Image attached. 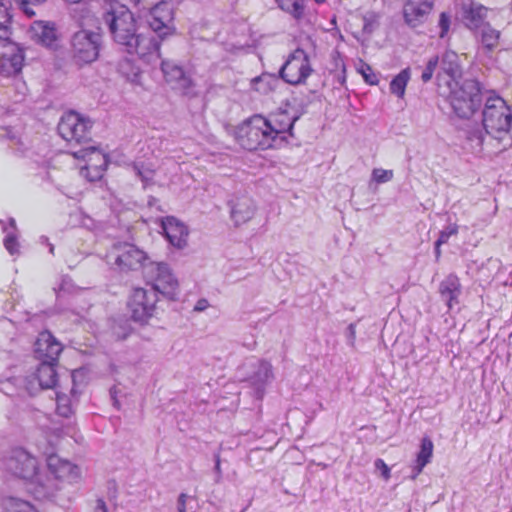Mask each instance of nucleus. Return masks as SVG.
<instances>
[{
    "label": "nucleus",
    "mask_w": 512,
    "mask_h": 512,
    "mask_svg": "<svg viewBox=\"0 0 512 512\" xmlns=\"http://www.w3.org/2000/svg\"><path fill=\"white\" fill-rule=\"evenodd\" d=\"M297 120L298 116L282 109L267 115L253 114L236 127L235 140L247 151L278 150L295 137Z\"/></svg>",
    "instance_id": "obj_1"
},
{
    "label": "nucleus",
    "mask_w": 512,
    "mask_h": 512,
    "mask_svg": "<svg viewBox=\"0 0 512 512\" xmlns=\"http://www.w3.org/2000/svg\"><path fill=\"white\" fill-rule=\"evenodd\" d=\"M2 465L13 475L29 481L34 486L32 492L39 498L46 497L53 489V479L39 471L36 458L24 449L13 450Z\"/></svg>",
    "instance_id": "obj_2"
},
{
    "label": "nucleus",
    "mask_w": 512,
    "mask_h": 512,
    "mask_svg": "<svg viewBox=\"0 0 512 512\" xmlns=\"http://www.w3.org/2000/svg\"><path fill=\"white\" fill-rule=\"evenodd\" d=\"M482 123L486 133L499 140L511 131V107L495 92H491L485 100Z\"/></svg>",
    "instance_id": "obj_3"
},
{
    "label": "nucleus",
    "mask_w": 512,
    "mask_h": 512,
    "mask_svg": "<svg viewBox=\"0 0 512 512\" xmlns=\"http://www.w3.org/2000/svg\"><path fill=\"white\" fill-rule=\"evenodd\" d=\"M149 260L148 254L133 243L118 242L105 254L106 263L121 273L137 271Z\"/></svg>",
    "instance_id": "obj_4"
},
{
    "label": "nucleus",
    "mask_w": 512,
    "mask_h": 512,
    "mask_svg": "<svg viewBox=\"0 0 512 512\" xmlns=\"http://www.w3.org/2000/svg\"><path fill=\"white\" fill-rule=\"evenodd\" d=\"M158 295L155 291L143 287H133L127 297V311L130 318L145 325L154 317L157 310Z\"/></svg>",
    "instance_id": "obj_5"
},
{
    "label": "nucleus",
    "mask_w": 512,
    "mask_h": 512,
    "mask_svg": "<svg viewBox=\"0 0 512 512\" xmlns=\"http://www.w3.org/2000/svg\"><path fill=\"white\" fill-rule=\"evenodd\" d=\"M93 122L75 111L66 112L58 123L60 136L70 144L83 145L92 139Z\"/></svg>",
    "instance_id": "obj_6"
},
{
    "label": "nucleus",
    "mask_w": 512,
    "mask_h": 512,
    "mask_svg": "<svg viewBox=\"0 0 512 512\" xmlns=\"http://www.w3.org/2000/svg\"><path fill=\"white\" fill-rule=\"evenodd\" d=\"M101 46L99 33L80 30L71 38V58L78 66L90 64L98 59Z\"/></svg>",
    "instance_id": "obj_7"
},
{
    "label": "nucleus",
    "mask_w": 512,
    "mask_h": 512,
    "mask_svg": "<svg viewBox=\"0 0 512 512\" xmlns=\"http://www.w3.org/2000/svg\"><path fill=\"white\" fill-rule=\"evenodd\" d=\"M105 21L109 25L114 40L122 45H131L136 33V20L126 6L119 5L107 11Z\"/></svg>",
    "instance_id": "obj_8"
},
{
    "label": "nucleus",
    "mask_w": 512,
    "mask_h": 512,
    "mask_svg": "<svg viewBox=\"0 0 512 512\" xmlns=\"http://www.w3.org/2000/svg\"><path fill=\"white\" fill-rule=\"evenodd\" d=\"M146 282L151 286V291L174 300L177 296L179 283L173 275L168 264L163 262L151 263L145 273Z\"/></svg>",
    "instance_id": "obj_9"
},
{
    "label": "nucleus",
    "mask_w": 512,
    "mask_h": 512,
    "mask_svg": "<svg viewBox=\"0 0 512 512\" xmlns=\"http://www.w3.org/2000/svg\"><path fill=\"white\" fill-rule=\"evenodd\" d=\"M312 73L313 68L309 55L301 48L290 53L280 69L281 78L290 85L305 84Z\"/></svg>",
    "instance_id": "obj_10"
},
{
    "label": "nucleus",
    "mask_w": 512,
    "mask_h": 512,
    "mask_svg": "<svg viewBox=\"0 0 512 512\" xmlns=\"http://www.w3.org/2000/svg\"><path fill=\"white\" fill-rule=\"evenodd\" d=\"M75 159L85 161L80 174L88 181L94 182L100 180L108 166V155L99 147L89 146L73 152Z\"/></svg>",
    "instance_id": "obj_11"
},
{
    "label": "nucleus",
    "mask_w": 512,
    "mask_h": 512,
    "mask_svg": "<svg viewBox=\"0 0 512 512\" xmlns=\"http://www.w3.org/2000/svg\"><path fill=\"white\" fill-rule=\"evenodd\" d=\"M450 87V101L454 111L460 117L471 116L478 105L479 95L478 89L475 83L466 81L462 85L455 86L451 82H448Z\"/></svg>",
    "instance_id": "obj_12"
},
{
    "label": "nucleus",
    "mask_w": 512,
    "mask_h": 512,
    "mask_svg": "<svg viewBox=\"0 0 512 512\" xmlns=\"http://www.w3.org/2000/svg\"><path fill=\"white\" fill-rule=\"evenodd\" d=\"M63 350V343L48 329L37 334L32 346L33 358L37 361L59 362Z\"/></svg>",
    "instance_id": "obj_13"
},
{
    "label": "nucleus",
    "mask_w": 512,
    "mask_h": 512,
    "mask_svg": "<svg viewBox=\"0 0 512 512\" xmlns=\"http://www.w3.org/2000/svg\"><path fill=\"white\" fill-rule=\"evenodd\" d=\"M435 0H405L402 14L404 22L410 28L422 26L434 9Z\"/></svg>",
    "instance_id": "obj_14"
},
{
    "label": "nucleus",
    "mask_w": 512,
    "mask_h": 512,
    "mask_svg": "<svg viewBox=\"0 0 512 512\" xmlns=\"http://www.w3.org/2000/svg\"><path fill=\"white\" fill-rule=\"evenodd\" d=\"M173 20L174 12L169 3L162 1L151 9L149 25L160 37L175 33Z\"/></svg>",
    "instance_id": "obj_15"
},
{
    "label": "nucleus",
    "mask_w": 512,
    "mask_h": 512,
    "mask_svg": "<svg viewBox=\"0 0 512 512\" xmlns=\"http://www.w3.org/2000/svg\"><path fill=\"white\" fill-rule=\"evenodd\" d=\"M47 466L56 479L65 480L69 483L78 482L81 478L80 468L68 460L51 454L47 457Z\"/></svg>",
    "instance_id": "obj_16"
},
{
    "label": "nucleus",
    "mask_w": 512,
    "mask_h": 512,
    "mask_svg": "<svg viewBox=\"0 0 512 512\" xmlns=\"http://www.w3.org/2000/svg\"><path fill=\"white\" fill-rule=\"evenodd\" d=\"M161 227L169 243L176 248H184L188 242L189 231L187 226L174 216H167L161 220Z\"/></svg>",
    "instance_id": "obj_17"
},
{
    "label": "nucleus",
    "mask_w": 512,
    "mask_h": 512,
    "mask_svg": "<svg viewBox=\"0 0 512 512\" xmlns=\"http://www.w3.org/2000/svg\"><path fill=\"white\" fill-rule=\"evenodd\" d=\"M39 364L33 371L31 378L37 382L41 389H54L58 383L57 367L59 362L38 361Z\"/></svg>",
    "instance_id": "obj_18"
},
{
    "label": "nucleus",
    "mask_w": 512,
    "mask_h": 512,
    "mask_svg": "<svg viewBox=\"0 0 512 512\" xmlns=\"http://www.w3.org/2000/svg\"><path fill=\"white\" fill-rule=\"evenodd\" d=\"M24 58V51L17 45H13L0 57V75L4 77L18 75L23 68Z\"/></svg>",
    "instance_id": "obj_19"
},
{
    "label": "nucleus",
    "mask_w": 512,
    "mask_h": 512,
    "mask_svg": "<svg viewBox=\"0 0 512 512\" xmlns=\"http://www.w3.org/2000/svg\"><path fill=\"white\" fill-rule=\"evenodd\" d=\"M489 8L481 3L471 1L462 7V19L466 27L471 30L484 27V23L488 18Z\"/></svg>",
    "instance_id": "obj_20"
},
{
    "label": "nucleus",
    "mask_w": 512,
    "mask_h": 512,
    "mask_svg": "<svg viewBox=\"0 0 512 512\" xmlns=\"http://www.w3.org/2000/svg\"><path fill=\"white\" fill-rule=\"evenodd\" d=\"M126 50L129 54H136L140 58L146 56H152L158 54L159 44L153 39V37L143 34H136L131 45H125Z\"/></svg>",
    "instance_id": "obj_21"
},
{
    "label": "nucleus",
    "mask_w": 512,
    "mask_h": 512,
    "mask_svg": "<svg viewBox=\"0 0 512 512\" xmlns=\"http://www.w3.org/2000/svg\"><path fill=\"white\" fill-rule=\"evenodd\" d=\"M461 288L460 279L455 274H449L439 284V294L443 299L446 300V304L449 310H451L454 305L459 303Z\"/></svg>",
    "instance_id": "obj_22"
},
{
    "label": "nucleus",
    "mask_w": 512,
    "mask_h": 512,
    "mask_svg": "<svg viewBox=\"0 0 512 512\" xmlns=\"http://www.w3.org/2000/svg\"><path fill=\"white\" fill-rule=\"evenodd\" d=\"M30 31L33 39L46 47H52L58 39L55 24L52 22L35 21Z\"/></svg>",
    "instance_id": "obj_23"
},
{
    "label": "nucleus",
    "mask_w": 512,
    "mask_h": 512,
    "mask_svg": "<svg viewBox=\"0 0 512 512\" xmlns=\"http://www.w3.org/2000/svg\"><path fill=\"white\" fill-rule=\"evenodd\" d=\"M255 213V205L252 199L242 197L236 199L231 206V218L236 226L250 221Z\"/></svg>",
    "instance_id": "obj_24"
},
{
    "label": "nucleus",
    "mask_w": 512,
    "mask_h": 512,
    "mask_svg": "<svg viewBox=\"0 0 512 512\" xmlns=\"http://www.w3.org/2000/svg\"><path fill=\"white\" fill-rule=\"evenodd\" d=\"M433 442L429 437H423L420 445V450L417 453L416 464L413 467L414 474L412 479H415L423 470V468L430 463L433 456Z\"/></svg>",
    "instance_id": "obj_25"
},
{
    "label": "nucleus",
    "mask_w": 512,
    "mask_h": 512,
    "mask_svg": "<svg viewBox=\"0 0 512 512\" xmlns=\"http://www.w3.org/2000/svg\"><path fill=\"white\" fill-rule=\"evenodd\" d=\"M441 69L451 78V83L457 86V79L461 76V67L458 55L455 52L447 51L444 53L441 61Z\"/></svg>",
    "instance_id": "obj_26"
},
{
    "label": "nucleus",
    "mask_w": 512,
    "mask_h": 512,
    "mask_svg": "<svg viewBox=\"0 0 512 512\" xmlns=\"http://www.w3.org/2000/svg\"><path fill=\"white\" fill-rule=\"evenodd\" d=\"M9 5L8 0H0V40L3 41H9L11 36Z\"/></svg>",
    "instance_id": "obj_27"
},
{
    "label": "nucleus",
    "mask_w": 512,
    "mask_h": 512,
    "mask_svg": "<svg viewBox=\"0 0 512 512\" xmlns=\"http://www.w3.org/2000/svg\"><path fill=\"white\" fill-rule=\"evenodd\" d=\"M500 36L501 32L499 30L490 25L484 26L481 33L483 48L489 53L493 52L500 44Z\"/></svg>",
    "instance_id": "obj_28"
},
{
    "label": "nucleus",
    "mask_w": 512,
    "mask_h": 512,
    "mask_svg": "<svg viewBox=\"0 0 512 512\" xmlns=\"http://www.w3.org/2000/svg\"><path fill=\"white\" fill-rule=\"evenodd\" d=\"M278 6L289 13L294 19L300 20L304 17V0H275Z\"/></svg>",
    "instance_id": "obj_29"
},
{
    "label": "nucleus",
    "mask_w": 512,
    "mask_h": 512,
    "mask_svg": "<svg viewBox=\"0 0 512 512\" xmlns=\"http://www.w3.org/2000/svg\"><path fill=\"white\" fill-rule=\"evenodd\" d=\"M410 79L409 69L402 70L396 75L390 83V91L399 98H403L405 95L406 87Z\"/></svg>",
    "instance_id": "obj_30"
},
{
    "label": "nucleus",
    "mask_w": 512,
    "mask_h": 512,
    "mask_svg": "<svg viewBox=\"0 0 512 512\" xmlns=\"http://www.w3.org/2000/svg\"><path fill=\"white\" fill-rule=\"evenodd\" d=\"M120 73L132 83L141 84L140 77L141 71L138 66L135 65L133 60L124 59L119 63Z\"/></svg>",
    "instance_id": "obj_31"
},
{
    "label": "nucleus",
    "mask_w": 512,
    "mask_h": 512,
    "mask_svg": "<svg viewBox=\"0 0 512 512\" xmlns=\"http://www.w3.org/2000/svg\"><path fill=\"white\" fill-rule=\"evenodd\" d=\"M3 512H37L27 501L9 497L3 501Z\"/></svg>",
    "instance_id": "obj_32"
},
{
    "label": "nucleus",
    "mask_w": 512,
    "mask_h": 512,
    "mask_svg": "<svg viewBox=\"0 0 512 512\" xmlns=\"http://www.w3.org/2000/svg\"><path fill=\"white\" fill-rule=\"evenodd\" d=\"M56 413L57 416H70L74 413L72 397L63 394H56Z\"/></svg>",
    "instance_id": "obj_33"
},
{
    "label": "nucleus",
    "mask_w": 512,
    "mask_h": 512,
    "mask_svg": "<svg viewBox=\"0 0 512 512\" xmlns=\"http://www.w3.org/2000/svg\"><path fill=\"white\" fill-rule=\"evenodd\" d=\"M137 175L145 183H152L156 175V169L152 164L137 163L134 165Z\"/></svg>",
    "instance_id": "obj_34"
},
{
    "label": "nucleus",
    "mask_w": 512,
    "mask_h": 512,
    "mask_svg": "<svg viewBox=\"0 0 512 512\" xmlns=\"http://www.w3.org/2000/svg\"><path fill=\"white\" fill-rule=\"evenodd\" d=\"M162 71L164 73L166 81L168 82L180 80L184 76V72L180 67L170 64L168 62L162 63Z\"/></svg>",
    "instance_id": "obj_35"
},
{
    "label": "nucleus",
    "mask_w": 512,
    "mask_h": 512,
    "mask_svg": "<svg viewBox=\"0 0 512 512\" xmlns=\"http://www.w3.org/2000/svg\"><path fill=\"white\" fill-rule=\"evenodd\" d=\"M357 70L362 75L366 83L370 85H375L378 83L379 80L377 75L374 73L372 67L367 63L361 61Z\"/></svg>",
    "instance_id": "obj_36"
},
{
    "label": "nucleus",
    "mask_w": 512,
    "mask_h": 512,
    "mask_svg": "<svg viewBox=\"0 0 512 512\" xmlns=\"http://www.w3.org/2000/svg\"><path fill=\"white\" fill-rule=\"evenodd\" d=\"M372 178L376 183H385L393 178V171L376 168L372 172Z\"/></svg>",
    "instance_id": "obj_37"
},
{
    "label": "nucleus",
    "mask_w": 512,
    "mask_h": 512,
    "mask_svg": "<svg viewBox=\"0 0 512 512\" xmlns=\"http://www.w3.org/2000/svg\"><path fill=\"white\" fill-rule=\"evenodd\" d=\"M437 65H438V57L437 56L431 58L428 61L427 65L421 75V79L423 82H428L432 79Z\"/></svg>",
    "instance_id": "obj_38"
},
{
    "label": "nucleus",
    "mask_w": 512,
    "mask_h": 512,
    "mask_svg": "<svg viewBox=\"0 0 512 512\" xmlns=\"http://www.w3.org/2000/svg\"><path fill=\"white\" fill-rule=\"evenodd\" d=\"M438 25L440 27L439 36L444 38L450 30L451 16L446 12L440 13Z\"/></svg>",
    "instance_id": "obj_39"
},
{
    "label": "nucleus",
    "mask_w": 512,
    "mask_h": 512,
    "mask_svg": "<svg viewBox=\"0 0 512 512\" xmlns=\"http://www.w3.org/2000/svg\"><path fill=\"white\" fill-rule=\"evenodd\" d=\"M458 233V226L456 224L447 227L445 230L440 232L439 238L436 241L437 246H441L448 242L449 238Z\"/></svg>",
    "instance_id": "obj_40"
},
{
    "label": "nucleus",
    "mask_w": 512,
    "mask_h": 512,
    "mask_svg": "<svg viewBox=\"0 0 512 512\" xmlns=\"http://www.w3.org/2000/svg\"><path fill=\"white\" fill-rule=\"evenodd\" d=\"M47 0H19V6L21 10L28 16L33 17L35 12L30 8V5H39Z\"/></svg>",
    "instance_id": "obj_41"
},
{
    "label": "nucleus",
    "mask_w": 512,
    "mask_h": 512,
    "mask_svg": "<svg viewBox=\"0 0 512 512\" xmlns=\"http://www.w3.org/2000/svg\"><path fill=\"white\" fill-rule=\"evenodd\" d=\"M4 246L11 255H14L19 252V243L16 236L14 235H8L5 238Z\"/></svg>",
    "instance_id": "obj_42"
},
{
    "label": "nucleus",
    "mask_w": 512,
    "mask_h": 512,
    "mask_svg": "<svg viewBox=\"0 0 512 512\" xmlns=\"http://www.w3.org/2000/svg\"><path fill=\"white\" fill-rule=\"evenodd\" d=\"M251 88L259 93H267L270 90L267 85H264V78L261 76H257L251 80Z\"/></svg>",
    "instance_id": "obj_43"
},
{
    "label": "nucleus",
    "mask_w": 512,
    "mask_h": 512,
    "mask_svg": "<svg viewBox=\"0 0 512 512\" xmlns=\"http://www.w3.org/2000/svg\"><path fill=\"white\" fill-rule=\"evenodd\" d=\"M375 467L382 472V476L387 480L390 478V468L386 465V463L382 459H377L375 461Z\"/></svg>",
    "instance_id": "obj_44"
},
{
    "label": "nucleus",
    "mask_w": 512,
    "mask_h": 512,
    "mask_svg": "<svg viewBox=\"0 0 512 512\" xmlns=\"http://www.w3.org/2000/svg\"><path fill=\"white\" fill-rule=\"evenodd\" d=\"M469 140L472 144H475L477 147H482L484 142V137L481 131L472 132L469 136Z\"/></svg>",
    "instance_id": "obj_45"
},
{
    "label": "nucleus",
    "mask_w": 512,
    "mask_h": 512,
    "mask_svg": "<svg viewBox=\"0 0 512 512\" xmlns=\"http://www.w3.org/2000/svg\"><path fill=\"white\" fill-rule=\"evenodd\" d=\"M188 499V495L185 493H181L177 499V510L178 512L186 511V501Z\"/></svg>",
    "instance_id": "obj_46"
},
{
    "label": "nucleus",
    "mask_w": 512,
    "mask_h": 512,
    "mask_svg": "<svg viewBox=\"0 0 512 512\" xmlns=\"http://www.w3.org/2000/svg\"><path fill=\"white\" fill-rule=\"evenodd\" d=\"M332 57H333V60L335 62V66L336 67H340L343 71H345V64H344V61H343L340 53L338 51H335L332 54Z\"/></svg>",
    "instance_id": "obj_47"
},
{
    "label": "nucleus",
    "mask_w": 512,
    "mask_h": 512,
    "mask_svg": "<svg viewBox=\"0 0 512 512\" xmlns=\"http://www.w3.org/2000/svg\"><path fill=\"white\" fill-rule=\"evenodd\" d=\"M94 512H108L107 506L102 499L96 501Z\"/></svg>",
    "instance_id": "obj_48"
},
{
    "label": "nucleus",
    "mask_w": 512,
    "mask_h": 512,
    "mask_svg": "<svg viewBox=\"0 0 512 512\" xmlns=\"http://www.w3.org/2000/svg\"><path fill=\"white\" fill-rule=\"evenodd\" d=\"M215 472L217 474L216 482H219L221 478V467H220V456L219 454L215 455Z\"/></svg>",
    "instance_id": "obj_49"
},
{
    "label": "nucleus",
    "mask_w": 512,
    "mask_h": 512,
    "mask_svg": "<svg viewBox=\"0 0 512 512\" xmlns=\"http://www.w3.org/2000/svg\"><path fill=\"white\" fill-rule=\"evenodd\" d=\"M206 306H207V300L201 299L196 304L195 310L202 311V310H204L206 308Z\"/></svg>",
    "instance_id": "obj_50"
},
{
    "label": "nucleus",
    "mask_w": 512,
    "mask_h": 512,
    "mask_svg": "<svg viewBox=\"0 0 512 512\" xmlns=\"http://www.w3.org/2000/svg\"><path fill=\"white\" fill-rule=\"evenodd\" d=\"M435 246H436V248H435L436 257L439 258L440 254H441L440 246H437L436 244H435Z\"/></svg>",
    "instance_id": "obj_51"
},
{
    "label": "nucleus",
    "mask_w": 512,
    "mask_h": 512,
    "mask_svg": "<svg viewBox=\"0 0 512 512\" xmlns=\"http://www.w3.org/2000/svg\"><path fill=\"white\" fill-rule=\"evenodd\" d=\"M66 2H69V3H78L80 2L81 0H65Z\"/></svg>",
    "instance_id": "obj_52"
},
{
    "label": "nucleus",
    "mask_w": 512,
    "mask_h": 512,
    "mask_svg": "<svg viewBox=\"0 0 512 512\" xmlns=\"http://www.w3.org/2000/svg\"><path fill=\"white\" fill-rule=\"evenodd\" d=\"M129 1H130L132 4H135V5H137V4L140 2V0H129Z\"/></svg>",
    "instance_id": "obj_53"
},
{
    "label": "nucleus",
    "mask_w": 512,
    "mask_h": 512,
    "mask_svg": "<svg viewBox=\"0 0 512 512\" xmlns=\"http://www.w3.org/2000/svg\"><path fill=\"white\" fill-rule=\"evenodd\" d=\"M317 4H322L324 3L325 0H314Z\"/></svg>",
    "instance_id": "obj_54"
},
{
    "label": "nucleus",
    "mask_w": 512,
    "mask_h": 512,
    "mask_svg": "<svg viewBox=\"0 0 512 512\" xmlns=\"http://www.w3.org/2000/svg\"><path fill=\"white\" fill-rule=\"evenodd\" d=\"M61 432H62V430H61V429H57V437H59V436H60Z\"/></svg>",
    "instance_id": "obj_55"
}]
</instances>
